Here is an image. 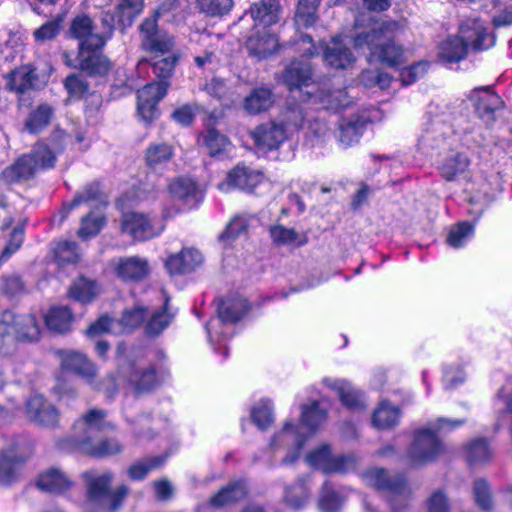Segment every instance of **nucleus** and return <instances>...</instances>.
Returning a JSON list of instances; mask_svg holds the SVG:
<instances>
[{
    "label": "nucleus",
    "instance_id": "nucleus-1",
    "mask_svg": "<svg viewBox=\"0 0 512 512\" xmlns=\"http://www.w3.org/2000/svg\"><path fill=\"white\" fill-rule=\"evenodd\" d=\"M397 28L394 21L377 22L368 32L354 38V46L358 50H369V62L376 61L391 67L401 65L405 62V52L394 40Z\"/></svg>",
    "mask_w": 512,
    "mask_h": 512
},
{
    "label": "nucleus",
    "instance_id": "nucleus-2",
    "mask_svg": "<svg viewBox=\"0 0 512 512\" xmlns=\"http://www.w3.org/2000/svg\"><path fill=\"white\" fill-rule=\"evenodd\" d=\"M103 410L91 409L73 426L74 441L79 451L95 457L120 453L121 445L114 439L99 440L100 433L110 428Z\"/></svg>",
    "mask_w": 512,
    "mask_h": 512
},
{
    "label": "nucleus",
    "instance_id": "nucleus-3",
    "mask_svg": "<svg viewBox=\"0 0 512 512\" xmlns=\"http://www.w3.org/2000/svg\"><path fill=\"white\" fill-rule=\"evenodd\" d=\"M326 418V411L314 401L310 406H302L300 429L290 422L285 423L283 429L273 437L271 442L273 448L291 446L288 455L281 462L283 465L291 464L298 459L307 437L312 435Z\"/></svg>",
    "mask_w": 512,
    "mask_h": 512
},
{
    "label": "nucleus",
    "instance_id": "nucleus-4",
    "mask_svg": "<svg viewBox=\"0 0 512 512\" xmlns=\"http://www.w3.org/2000/svg\"><path fill=\"white\" fill-rule=\"evenodd\" d=\"M65 133L56 130L50 138V144L39 143L31 153L19 157L15 163L2 172V178L6 183L27 180L37 171L54 166L56 154L63 149Z\"/></svg>",
    "mask_w": 512,
    "mask_h": 512
},
{
    "label": "nucleus",
    "instance_id": "nucleus-5",
    "mask_svg": "<svg viewBox=\"0 0 512 512\" xmlns=\"http://www.w3.org/2000/svg\"><path fill=\"white\" fill-rule=\"evenodd\" d=\"M461 36L448 37L439 47V57L446 62H459L464 59L468 48L479 52L494 46L495 37L488 32L484 22L469 19L461 25Z\"/></svg>",
    "mask_w": 512,
    "mask_h": 512
},
{
    "label": "nucleus",
    "instance_id": "nucleus-6",
    "mask_svg": "<svg viewBox=\"0 0 512 512\" xmlns=\"http://www.w3.org/2000/svg\"><path fill=\"white\" fill-rule=\"evenodd\" d=\"M464 423V419L440 417L434 423L418 430L408 451L410 463L413 466H420L433 461L442 451V444L437 435L453 431Z\"/></svg>",
    "mask_w": 512,
    "mask_h": 512
},
{
    "label": "nucleus",
    "instance_id": "nucleus-7",
    "mask_svg": "<svg viewBox=\"0 0 512 512\" xmlns=\"http://www.w3.org/2000/svg\"><path fill=\"white\" fill-rule=\"evenodd\" d=\"M463 102H440L429 107L430 122L419 140L425 152L444 146L452 132V120L461 114Z\"/></svg>",
    "mask_w": 512,
    "mask_h": 512
},
{
    "label": "nucleus",
    "instance_id": "nucleus-8",
    "mask_svg": "<svg viewBox=\"0 0 512 512\" xmlns=\"http://www.w3.org/2000/svg\"><path fill=\"white\" fill-rule=\"evenodd\" d=\"M40 338V327L33 314H16L6 310L0 319V353H9L6 346L16 341L34 342Z\"/></svg>",
    "mask_w": 512,
    "mask_h": 512
},
{
    "label": "nucleus",
    "instance_id": "nucleus-9",
    "mask_svg": "<svg viewBox=\"0 0 512 512\" xmlns=\"http://www.w3.org/2000/svg\"><path fill=\"white\" fill-rule=\"evenodd\" d=\"M363 481L386 496L392 512H401L407 506L409 492L403 477H391L385 469L374 467L364 472Z\"/></svg>",
    "mask_w": 512,
    "mask_h": 512
},
{
    "label": "nucleus",
    "instance_id": "nucleus-10",
    "mask_svg": "<svg viewBox=\"0 0 512 512\" xmlns=\"http://www.w3.org/2000/svg\"><path fill=\"white\" fill-rule=\"evenodd\" d=\"M84 477L87 481L89 499L109 511H116L129 493V488L126 485H120L114 491L110 489L114 480V474L110 471L86 472Z\"/></svg>",
    "mask_w": 512,
    "mask_h": 512
},
{
    "label": "nucleus",
    "instance_id": "nucleus-11",
    "mask_svg": "<svg viewBox=\"0 0 512 512\" xmlns=\"http://www.w3.org/2000/svg\"><path fill=\"white\" fill-rule=\"evenodd\" d=\"M107 11L103 12L101 23L106 35L112 36L116 27L126 29L144 9L143 0H106Z\"/></svg>",
    "mask_w": 512,
    "mask_h": 512
},
{
    "label": "nucleus",
    "instance_id": "nucleus-12",
    "mask_svg": "<svg viewBox=\"0 0 512 512\" xmlns=\"http://www.w3.org/2000/svg\"><path fill=\"white\" fill-rule=\"evenodd\" d=\"M141 48L153 59L164 56L174 50V36L161 30L155 17H146L138 27Z\"/></svg>",
    "mask_w": 512,
    "mask_h": 512
},
{
    "label": "nucleus",
    "instance_id": "nucleus-13",
    "mask_svg": "<svg viewBox=\"0 0 512 512\" xmlns=\"http://www.w3.org/2000/svg\"><path fill=\"white\" fill-rule=\"evenodd\" d=\"M308 465L324 473H347L356 467L357 459L353 455L333 456L329 445H321L306 456Z\"/></svg>",
    "mask_w": 512,
    "mask_h": 512
},
{
    "label": "nucleus",
    "instance_id": "nucleus-14",
    "mask_svg": "<svg viewBox=\"0 0 512 512\" xmlns=\"http://www.w3.org/2000/svg\"><path fill=\"white\" fill-rule=\"evenodd\" d=\"M122 231L134 240L145 241L158 236L164 230V224L143 213L130 212L123 215Z\"/></svg>",
    "mask_w": 512,
    "mask_h": 512
},
{
    "label": "nucleus",
    "instance_id": "nucleus-15",
    "mask_svg": "<svg viewBox=\"0 0 512 512\" xmlns=\"http://www.w3.org/2000/svg\"><path fill=\"white\" fill-rule=\"evenodd\" d=\"M168 83L164 80L152 82L138 91L137 109L140 117L147 123L159 114L158 102L166 95Z\"/></svg>",
    "mask_w": 512,
    "mask_h": 512
},
{
    "label": "nucleus",
    "instance_id": "nucleus-16",
    "mask_svg": "<svg viewBox=\"0 0 512 512\" xmlns=\"http://www.w3.org/2000/svg\"><path fill=\"white\" fill-rule=\"evenodd\" d=\"M282 80L291 92H299V98L305 101L307 100L305 92L314 90L316 87L312 81L310 64L306 61H292L284 70Z\"/></svg>",
    "mask_w": 512,
    "mask_h": 512
},
{
    "label": "nucleus",
    "instance_id": "nucleus-17",
    "mask_svg": "<svg viewBox=\"0 0 512 512\" xmlns=\"http://www.w3.org/2000/svg\"><path fill=\"white\" fill-rule=\"evenodd\" d=\"M70 32L73 37L81 40L79 50L83 48H102L111 36L106 35V29L102 25V31L96 32L93 21L87 15L75 17L71 23Z\"/></svg>",
    "mask_w": 512,
    "mask_h": 512
},
{
    "label": "nucleus",
    "instance_id": "nucleus-18",
    "mask_svg": "<svg viewBox=\"0 0 512 512\" xmlns=\"http://www.w3.org/2000/svg\"><path fill=\"white\" fill-rule=\"evenodd\" d=\"M26 418L43 427H55L59 421L57 409L41 395L31 396L25 404Z\"/></svg>",
    "mask_w": 512,
    "mask_h": 512
},
{
    "label": "nucleus",
    "instance_id": "nucleus-19",
    "mask_svg": "<svg viewBox=\"0 0 512 512\" xmlns=\"http://www.w3.org/2000/svg\"><path fill=\"white\" fill-rule=\"evenodd\" d=\"M251 137L259 151L268 152L278 149L287 139L286 128L282 123L268 122L257 126Z\"/></svg>",
    "mask_w": 512,
    "mask_h": 512
},
{
    "label": "nucleus",
    "instance_id": "nucleus-20",
    "mask_svg": "<svg viewBox=\"0 0 512 512\" xmlns=\"http://www.w3.org/2000/svg\"><path fill=\"white\" fill-rule=\"evenodd\" d=\"M263 180L261 172L254 170L245 165H237L227 175V181L221 182L217 185L218 189L223 192H229L231 187L252 191Z\"/></svg>",
    "mask_w": 512,
    "mask_h": 512
},
{
    "label": "nucleus",
    "instance_id": "nucleus-21",
    "mask_svg": "<svg viewBox=\"0 0 512 512\" xmlns=\"http://www.w3.org/2000/svg\"><path fill=\"white\" fill-rule=\"evenodd\" d=\"M110 266L114 274L123 281H140L150 271L148 261L139 256L113 259Z\"/></svg>",
    "mask_w": 512,
    "mask_h": 512
},
{
    "label": "nucleus",
    "instance_id": "nucleus-22",
    "mask_svg": "<svg viewBox=\"0 0 512 512\" xmlns=\"http://www.w3.org/2000/svg\"><path fill=\"white\" fill-rule=\"evenodd\" d=\"M203 262L201 252L195 248H183L179 253L170 255L166 268L170 274H185L194 271Z\"/></svg>",
    "mask_w": 512,
    "mask_h": 512
},
{
    "label": "nucleus",
    "instance_id": "nucleus-23",
    "mask_svg": "<svg viewBox=\"0 0 512 512\" xmlns=\"http://www.w3.org/2000/svg\"><path fill=\"white\" fill-rule=\"evenodd\" d=\"M121 373L137 391H145L157 384L155 368L151 365L128 363L121 368Z\"/></svg>",
    "mask_w": 512,
    "mask_h": 512
},
{
    "label": "nucleus",
    "instance_id": "nucleus-24",
    "mask_svg": "<svg viewBox=\"0 0 512 512\" xmlns=\"http://www.w3.org/2000/svg\"><path fill=\"white\" fill-rule=\"evenodd\" d=\"M323 383L337 393L342 404L348 409H362L365 407L364 395L350 382L344 379L325 378Z\"/></svg>",
    "mask_w": 512,
    "mask_h": 512
},
{
    "label": "nucleus",
    "instance_id": "nucleus-25",
    "mask_svg": "<svg viewBox=\"0 0 512 512\" xmlns=\"http://www.w3.org/2000/svg\"><path fill=\"white\" fill-rule=\"evenodd\" d=\"M323 383L337 393L342 404L348 409H362L365 407L364 395L350 382L344 379L325 378Z\"/></svg>",
    "mask_w": 512,
    "mask_h": 512
},
{
    "label": "nucleus",
    "instance_id": "nucleus-26",
    "mask_svg": "<svg viewBox=\"0 0 512 512\" xmlns=\"http://www.w3.org/2000/svg\"><path fill=\"white\" fill-rule=\"evenodd\" d=\"M307 100H313L315 103H320L323 108L329 110H338L346 107L350 103V97L345 89L330 90L326 88L315 87L314 90H307L305 92Z\"/></svg>",
    "mask_w": 512,
    "mask_h": 512
},
{
    "label": "nucleus",
    "instance_id": "nucleus-27",
    "mask_svg": "<svg viewBox=\"0 0 512 512\" xmlns=\"http://www.w3.org/2000/svg\"><path fill=\"white\" fill-rule=\"evenodd\" d=\"M469 99L474 103L478 115L484 120L494 118V113L501 108V98L488 89L476 88L469 94Z\"/></svg>",
    "mask_w": 512,
    "mask_h": 512
},
{
    "label": "nucleus",
    "instance_id": "nucleus-28",
    "mask_svg": "<svg viewBox=\"0 0 512 512\" xmlns=\"http://www.w3.org/2000/svg\"><path fill=\"white\" fill-rule=\"evenodd\" d=\"M61 366L63 369L82 377L88 384H92L96 377V368L85 355L69 351L62 354Z\"/></svg>",
    "mask_w": 512,
    "mask_h": 512
},
{
    "label": "nucleus",
    "instance_id": "nucleus-29",
    "mask_svg": "<svg viewBox=\"0 0 512 512\" xmlns=\"http://www.w3.org/2000/svg\"><path fill=\"white\" fill-rule=\"evenodd\" d=\"M323 58L328 66L335 69H347L355 62L353 53L341 37L333 38L331 44L325 48Z\"/></svg>",
    "mask_w": 512,
    "mask_h": 512
},
{
    "label": "nucleus",
    "instance_id": "nucleus-30",
    "mask_svg": "<svg viewBox=\"0 0 512 512\" xmlns=\"http://www.w3.org/2000/svg\"><path fill=\"white\" fill-rule=\"evenodd\" d=\"M278 47V39L268 31H257L248 37L246 49L251 57L262 60L272 55Z\"/></svg>",
    "mask_w": 512,
    "mask_h": 512
},
{
    "label": "nucleus",
    "instance_id": "nucleus-31",
    "mask_svg": "<svg viewBox=\"0 0 512 512\" xmlns=\"http://www.w3.org/2000/svg\"><path fill=\"white\" fill-rule=\"evenodd\" d=\"M101 48H83L78 53V67L90 75H104L111 67L109 60L99 53Z\"/></svg>",
    "mask_w": 512,
    "mask_h": 512
},
{
    "label": "nucleus",
    "instance_id": "nucleus-32",
    "mask_svg": "<svg viewBox=\"0 0 512 512\" xmlns=\"http://www.w3.org/2000/svg\"><path fill=\"white\" fill-rule=\"evenodd\" d=\"M255 26L268 27L280 20L281 6L277 0H260L250 7Z\"/></svg>",
    "mask_w": 512,
    "mask_h": 512
},
{
    "label": "nucleus",
    "instance_id": "nucleus-33",
    "mask_svg": "<svg viewBox=\"0 0 512 512\" xmlns=\"http://www.w3.org/2000/svg\"><path fill=\"white\" fill-rule=\"evenodd\" d=\"M249 310L247 300L241 296H231L220 301L217 309L221 323H235Z\"/></svg>",
    "mask_w": 512,
    "mask_h": 512
},
{
    "label": "nucleus",
    "instance_id": "nucleus-34",
    "mask_svg": "<svg viewBox=\"0 0 512 512\" xmlns=\"http://www.w3.org/2000/svg\"><path fill=\"white\" fill-rule=\"evenodd\" d=\"M274 103L272 91L265 87L254 88L243 101V109L250 115L266 112Z\"/></svg>",
    "mask_w": 512,
    "mask_h": 512
},
{
    "label": "nucleus",
    "instance_id": "nucleus-35",
    "mask_svg": "<svg viewBox=\"0 0 512 512\" xmlns=\"http://www.w3.org/2000/svg\"><path fill=\"white\" fill-rule=\"evenodd\" d=\"M365 129V123L360 118L343 119L338 126L336 137L344 148L358 143Z\"/></svg>",
    "mask_w": 512,
    "mask_h": 512
},
{
    "label": "nucleus",
    "instance_id": "nucleus-36",
    "mask_svg": "<svg viewBox=\"0 0 512 512\" xmlns=\"http://www.w3.org/2000/svg\"><path fill=\"white\" fill-rule=\"evenodd\" d=\"M247 494L244 481H234L211 497L209 506L221 508L243 499Z\"/></svg>",
    "mask_w": 512,
    "mask_h": 512
},
{
    "label": "nucleus",
    "instance_id": "nucleus-37",
    "mask_svg": "<svg viewBox=\"0 0 512 512\" xmlns=\"http://www.w3.org/2000/svg\"><path fill=\"white\" fill-rule=\"evenodd\" d=\"M269 232L273 243L277 246L300 247L305 245L308 241L305 234L299 233L294 228H289L281 224L271 226Z\"/></svg>",
    "mask_w": 512,
    "mask_h": 512
},
{
    "label": "nucleus",
    "instance_id": "nucleus-38",
    "mask_svg": "<svg viewBox=\"0 0 512 512\" xmlns=\"http://www.w3.org/2000/svg\"><path fill=\"white\" fill-rule=\"evenodd\" d=\"M71 480L60 470L52 468L41 474L37 481V487L50 493H61L69 489Z\"/></svg>",
    "mask_w": 512,
    "mask_h": 512
},
{
    "label": "nucleus",
    "instance_id": "nucleus-39",
    "mask_svg": "<svg viewBox=\"0 0 512 512\" xmlns=\"http://www.w3.org/2000/svg\"><path fill=\"white\" fill-rule=\"evenodd\" d=\"M54 112L55 110L51 105L47 103L39 104L25 120V129L32 134L39 133L50 124Z\"/></svg>",
    "mask_w": 512,
    "mask_h": 512
},
{
    "label": "nucleus",
    "instance_id": "nucleus-40",
    "mask_svg": "<svg viewBox=\"0 0 512 512\" xmlns=\"http://www.w3.org/2000/svg\"><path fill=\"white\" fill-rule=\"evenodd\" d=\"M169 191L173 198L193 205L198 201L200 192L196 183L192 179L179 178L169 185Z\"/></svg>",
    "mask_w": 512,
    "mask_h": 512
},
{
    "label": "nucleus",
    "instance_id": "nucleus-41",
    "mask_svg": "<svg viewBox=\"0 0 512 512\" xmlns=\"http://www.w3.org/2000/svg\"><path fill=\"white\" fill-rule=\"evenodd\" d=\"M101 292L100 286L94 280L81 277L69 289V295L76 301L88 303Z\"/></svg>",
    "mask_w": 512,
    "mask_h": 512
},
{
    "label": "nucleus",
    "instance_id": "nucleus-42",
    "mask_svg": "<svg viewBox=\"0 0 512 512\" xmlns=\"http://www.w3.org/2000/svg\"><path fill=\"white\" fill-rule=\"evenodd\" d=\"M36 75L29 67H21L12 71L7 77V87L18 94L32 88Z\"/></svg>",
    "mask_w": 512,
    "mask_h": 512
},
{
    "label": "nucleus",
    "instance_id": "nucleus-43",
    "mask_svg": "<svg viewBox=\"0 0 512 512\" xmlns=\"http://www.w3.org/2000/svg\"><path fill=\"white\" fill-rule=\"evenodd\" d=\"M309 498L307 478H299L293 485L287 486L284 492V500L292 509H300Z\"/></svg>",
    "mask_w": 512,
    "mask_h": 512
},
{
    "label": "nucleus",
    "instance_id": "nucleus-44",
    "mask_svg": "<svg viewBox=\"0 0 512 512\" xmlns=\"http://www.w3.org/2000/svg\"><path fill=\"white\" fill-rule=\"evenodd\" d=\"M469 159L463 153H455L440 166V173L447 181H454L466 172Z\"/></svg>",
    "mask_w": 512,
    "mask_h": 512
},
{
    "label": "nucleus",
    "instance_id": "nucleus-45",
    "mask_svg": "<svg viewBox=\"0 0 512 512\" xmlns=\"http://www.w3.org/2000/svg\"><path fill=\"white\" fill-rule=\"evenodd\" d=\"M72 319V313L67 307H53L45 315L46 326L57 333L68 331Z\"/></svg>",
    "mask_w": 512,
    "mask_h": 512
},
{
    "label": "nucleus",
    "instance_id": "nucleus-46",
    "mask_svg": "<svg viewBox=\"0 0 512 512\" xmlns=\"http://www.w3.org/2000/svg\"><path fill=\"white\" fill-rule=\"evenodd\" d=\"M172 157L173 148L166 143L150 145L145 154L146 164L154 170L163 167Z\"/></svg>",
    "mask_w": 512,
    "mask_h": 512
},
{
    "label": "nucleus",
    "instance_id": "nucleus-47",
    "mask_svg": "<svg viewBox=\"0 0 512 512\" xmlns=\"http://www.w3.org/2000/svg\"><path fill=\"white\" fill-rule=\"evenodd\" d=\"M399 418L400 411L397 407L382 402L373 413L372 423L378 429H389L399 422Z\"/></svg>",
    "mask_w": 512,
    "mask_h": 512
},
{
    "label": "nucleus",
    "instance_id": "nucleus-48",
    "mask_svg": "<svg viewBox=\"0 0 512 512\" xmlns=\"http://www.w3.org/2000/svg\"><path fill=\"white\" fill-rule=\"evenodd\" d=\"M147 316V308L141 304H136L133 307L126 308L123 311L122 317L117 321L120 326V333L130 332L139 327Z\"/></svg>",
    "mask_w": 512,
    "mask_h": 512
},
{
    "label": "nucleus",
    "instance_id": "nucleus-49",
    "mask_svg": "<svg viewBox=\"0 0 512 512\" xmlns=\"http://www.w3.org/2000/svg\"><path fill=\"white\" fill-rule=\"evenodd\" d=\"M213 40H218V36H212L209 33H202L200 35L199 41L202 43L208 42V49H206L203 54L197 55L194 58L195 64L199 68L213 70L217 67L220 59L216 53V47L213 43Z\"/></svg>",
    "mask_w": 512,
    "mask_h": 512
},
{
    "label": "nucleus",
    "instance_id": "nucleus-50",
    "mask_svg": "<svg viewBox=\"0 0 512 512\" xmlns=\"http://www.w3.org/2000/svg\"><path fill=\"white\" fill-rule=\"evenodd\" d=\"M491 457L492 450L486 439H474L466 447V458L470 465L484 463Z\"/></svg>",
    "mask_w": 512,
    "mask_h": 512
},
{
    "label": "nucleus",
    "instance_id": "nucleus-51",
    "mask_svg": "<svg viewBox=\"0 0 512 512\" xmlns=\"http://www.w3.org/2000/svg\"><path fill=\"white\" fill-rule=\"evenodd\" d=\"M165 461L162 456H153L133 463L127 470L131 480L139 481L144 479L148 473L160 467Z\"/></svg>",
    "mask_w": 512,
    "mask_h": 512
},
{
    "label": "nucleus",
    "instance_id": "nucleus-52",
    "mask_svg": "<svg viewBox=\"0 0 512 512\" xmlns=\"http://www.w3.org/2000/svg\"><path fill=\"white\" fill-rule=\"evenodd\" d=\"M320 2L321 0H299L295 14L297 26L307 28L316 22V11Z\"/></svg>",
    "mask_w": 512,
    "mask_h": 512
},
{
    "label": "nucleus",
    "instance_id": "nucleus-53",
    "mask_svg": "<svg viewBox=\"0 0 512 512\" xmlns=\"http://www.w3.org/2000/svg\"><path fill=\"white\" fill-rule=\"evenodd\" d=\"M19 462L14 451H4L0 458V484L7 485L12 483L18 474Z\"/></svg>",
    "mask_w": 512,
    "mask_h": 512
},
{
    "label": "nucleus",
    "instance_id": "nucleus-54",
    "mask_svg": "<svg viewBox=\"0 0 512 512\" xmlns=\"http://www.w3.org/2000/svg\"><path fill=\"white\" fill-rule=\"evenodd\" d=\"M251 417L259 429H267L274 421L271 401L263 399L256 403L251 410Z\"/></svg>",
    "mask_w": 512,
    "mask_h": 512
},
{
    "label": "nucleus",
    "instance_id": "nucleus-55",
    "mask_svg": "<svg viewBox=\"0 0 512 512\" xmlns=\"http://www.w3.org/2000/svg\"><path fill=\"white\" fill-rule=\"evenodd\" d=\"M205 145L208 149V153L212 157L223 156L231 147V143L228 138L220 134L215 129H209L207 131V134L205 135Z\"/></svg>",
    "mask_w": 512,
    "mask_h": 512
},
{
    "label": "nucleus",
    "instance_id": "nucleus-56",
    "mask_svg": "<svg viewBox=\"0 0 512 512\" xmlns=\"http://www.w3.org/2000/svg\"><path fill=\"white\" fill-rule=\"evenodd\" d=\"M101 190L97 183H90L77 192L71 202L64 205L63 209L68 214L72 209L84 203H90L100 198Z\"/></svg>",
    "mask_w": 512,
    "mask_h": 512
},
{
    "label": "nucleus",
    "instance_id": "nucleus-57",
    "mask_svg": "<svg viewBox=\"0 0 512 512\" xmlns=\"http://www.w3.org/2000/svg\"><path fill=\"white\" fill-rule=\"evenodd\" d=\"M344 499L334 491L332 485L325 482L319 499V508L322 512H337L343 505Z\"/></svg>",
    "mask_w": 512,
    "mask_h": 512
},
{
    "label": "nucleus",
    "instance_id": "nucleus-58",
    "mask_svg": "<svg viewBox=\"0 0 512 512\" xmlns=\"http://www.w3.org/2000/svg\"><path fill=\"white\" fill-rule=\"evenodd\" d=\"M473 496L475 503L484 511H491L494 500L488 482L484 479H476L473 483Z\"/></svg>",
    "mask_w": 512,
    "mask_h": 512
},
{
    "label": "nucleus",
    "instance_id": "nucleus-59",
    "mask_svg": "<svg viewBox=\"0 0 512 512\" xmlns=\"http://www.w3.org/2000/svg\"><path fill=\"white\" fill-rule=\"evenodd\" d=\"M166 55L167 56L164 55V56L158 57L159 58L158 60H157V58L153 59L151 57V60L153 61L152 62L153 72L158 78H161V79H167L172 75L175 65L179 60V53H176L174 51H172Z\"/></svg>",
    "mask_w": 512,
    "mask_h": 512
},
{
    "label": "nucleus",
    "instance_id": "nucleus-60",
    "mask_svg": "<svg viewBox=\"0 0 512 512\" xmlns=\"http://www.w3.org/2000/svg\"><path fill=\"white\" fill-rule=\"evenodd\" d=\"M474 235V226L468 222L454 225L448 234L447 242L454 248L462 247Z\"/></svg>",
    "mask_w": 512,
    "mask_h": 512
},
{
    "label": "nucleus",
    "instance_id": "nucleus-61",
    "mask_svg": "<svg viewBox=\"0 0 512 512\" xmlns=\"http://www.w3.org/2000/svg\"><path fill=\"white\" fill-rule=\"evenodd\" d=\"M360 82L367 88L378 87L386 89L389 87L391 77L389 74L382 72L378 69H365L360 74Z\"/></svg>",
    "mask_w": 512,
    "mask_h": 512
},
{
    "label": "nucleus",
    "instance_id": "nucleus-62",
    "mask_svg": "<svg viewBox=\"0 0 512 512\" xmlns=\"http://www.w3.org/2000/svg\"><path fill=\"white\" fill-rule=\"evenodd\" d=\"M62 21L63 18L61 16H58L54 19L45 22L39 28L35 29L33 32V37L35 41L38 43H44L55 39L61 31Z\"/></svg>",
    "mask_w": 512,
    "mask_h": 512
},
{
    "label": "nucleus",
    "instance_id": "nucleus-63",
    "mask_svg": "<svg viewBox=\"0 0 512 512\" xmlns=\"http://www.w3.org/2000/svg\"><path fill=\"white\" fill-rule=\"evenodd\" d=\"M173 315L168 311L167 303L161 311L151 315L146 326V332L149 335H159L172 321Z\"/></svg>",
    "mask_w": 512,
    "mask_h": 512
},
{
    "label": "nucleus",
    "instance_id": "nucleus-64",
    "mask_svg": "<svg viewBox=\"0 0 512 512\" xmlns=\"http://www.w3.org/2000/svg\"><path fill=\"white\" fill-rule=\"evenodd\" d=\"M54 254L59 265L72 264L79 260L78 247L70 241L59 242L54 248Z\"/></svg>",
    "mask_w": 512,
    "mask_h": 512
}]
</instances>
